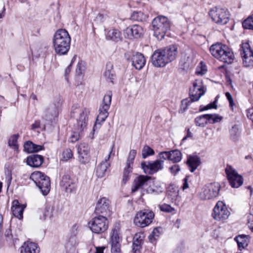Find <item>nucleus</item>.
<instances>
[{
	"mask_svg": "<svg viewBox=\"0 0 253 253\" xmlns=\"http://www.w3.org/2000/svg\"><path fill=\"white\" fill-rule=\"evenodd\" d=\"M177 47L175 45H171L164 49L155 50L151 57V62L156 67H163L173 61L177 54Z\"/></svg>",
	"mask_w": 253,
	"mask_h": 253,
	"instance_id": "obj_1",
	"label": "nucleus"
},
{
	"mask_svg": "<svg viewBox=\"0 0 253 253\" xmlns=\"http://www.w3.org/2000/svg\"><path fill=\"white\" fill-rule=\"evenodd\" d=\"M71 37L67 30L59 29L55 33L52 43L55 52L59 55L66 54L70 48Z\"/></svg>",
	"mask_w": 253,
	"mask_h": 253,
	"instance_id": "obj_2",
	"label": "nucleus"
},
{
	"mask_svg": "<svg viewBox=\"0 0 253 253\" xmlns=\"http://www.w3.org/2000/svg\"><path fill=\"white\" fill-rule=\"evenodd\" d=\"M210 51L213 57L225 63H231L234 58L232 49L226 44L220 42L211 45L210 48Z\"/></svg>",
	"mask_w": 253,
	"mask_h": 253,
	"instance_id": "obj_3",
	"label": "nucleus"
},
{
	"mask_svg": "<svg viewBox=\"0 0 253 253\" xmlns=\"http://www.w3.org/2000/svg\"><path fill=\"white\" fill-rule=\"evenodd\" d=\"M89 110L87 108H84L81 113L79 119L77 123L74 126L72 134L68 139V141L74 143L78 141L82 136L83 132L86 128L88 121V115L89 114Z\"/></svg>",
	"mask_w": 253,
	"mask_h": 253,
	"instance_id": "obj_4",
	"label": "nucleus"
},
{
	"mask_svg": "<svg viewBox=\"0 0 253 253\" xmlns=\"http://www.w3.org/2000/svg\"><path fill=\"white\" fill-rule=\"evenodd\" d=\"M154 35L158 40H163L170 30L171 24L167 17H155L152 22Z\"/></svg>",
	"mask_w": 253,
	"mask_h": 253,
	"instance_id": "obj_5",
	"label": "nucleus"
},
{
	"mask_svg": "<svg viewBox=\"0 0 253 253\" xmlns=\"http://www.w3.org/2000/svg\"><path fill=\"white\" fill-rule=\"evenodd\" d=\"M30 178L44 196L48 194L50 190V180L48 176L41 171H37L33 172Z\"/></svg>",
	"mask_w": 253,
	"mask_h": 253,
	"instance_id": "obj_6",
	"label": "nucleus"
},
{
	"mask_svg": "<svg viewBox=\"0 0 253 253\" xmlns=\"http://www.w3.org/2000/svg\"><path fill=\"white\" fill-rule=\"evenodd\" d=\"M109 222L107 217L97 215L94 217L89 222L88 226L92 232L95 234H101L108 228Z\"/></svg>",
	"mask_w": 253,
	"mask_h": 253,
	"instance_id": "obj_7",
	"label": "nucleus"
},
{
	"mask_svg": "<svg viewBox=\"0 0 253 253\" xmlns=\"http://www.w3.org/2000/svg\"><path fill=\"white\" fill-rule=\"evenodd\" d=\"M220 184L217 182L211 183L206 185L199 194L201 200H206L213 199L219 194Z\"/></svg>",
	"mask_w": 253,
	"mask_h": 253,
	"instance_id": "obj_8",
	"label": "nucleus"
},
{
	"mask_svg": "<svg viewBox=\"0 0 253 253\" xmlns=\"http://www.w3.org/2000/svg\"><path fill=\"white\" fill-rule=\"evenodd\" d=\"M154 217L153 212L148 210L140 211L136 214L134 223L138 227L143 228L149 225L152 222Z\"/></svg>",
	"mask_w": 253,
	"mask_h": 253,
	"instance_id": "obj_9",
	"label": "nucleus"
},
{
	"mask_svg": "<svg viewBox=\"0 0 253 253\" xmlns=\"http://www.w3.org/2000/svg\"><path fill=\"white\" fill-rule=\"evenodd\" d=\"M112 96V93L110 91H108L104 95L99 109V114L96 119L97 122H103L108 117L109 115L108 111L111 104Z\"/></svg>",
	"mask_w": 253,
	"mask_h": 253,
	"instance_id": "obj_10",
	"label": "nucleus"
},
{
	"mask_svg": "<svg viewBox=\"0 0 253 253\" xmlns=\"http://www.w3.org/2000/svg\"><path fill=\"white\" fill-rule=\"evenodd\" d=\"M125 57L128 61L131 62L132 65L138 70L141 69L145 64L146 60L143 55L133 51H127L125 54Z\"/></svg>",
	"mask_w": 253,
	"mask_h": 253,
	"instance_id": "obj_11",
	"label": "nucleus"
},
{
	"mask_svg": "<svg viewBox=\"0 0 253 253\" xmlns=\"http://www.w3.org/2000/svg\"><path fill=\"white\" fill-rule=\"evenodd\" d=\"M240 54L242 58L243 64L245 67H253V49L248 42L242 44Z\"/></svg>",
	"mask_w": 253,
	"mask_h": 253,
	"instance_id": "obj_12",
	"label": "nucleus"
},
{
	"mask_svg": "<svg viewBox=\"0 0 253 253\" xmlns=\"http://www.w3.org/2000/svg\"><path fill=\"white\" fill-rule=\"evenodd\" d=\"M205 93L202 82L200 80H195L192 86L189 88V97L190 100L194 102L198 101Z\"/></svg>",
	"mask_w": 253,
	"mask_h": 253,
	"instance_id": "obj_13",
	"label": "nucleus"
},
{
	"mask_svg": "<svg viewBox=\"0 0 253 253\" xmlns=\"http://www.w3.org/2000/svg\"><path fill=\"white\" fill-rule=\"evenodd\" d=\"M141 166L145 173L152 175L163 169L164 161L142 162Z\"/></svg>",
	"mask_w": 253,
	"mask_h": 253,
	"instance_id": "obj_14",
	"label": "nucleus"
},
{
	"mask_svg": "<svg viewBox=\"0 0 253 253\" xmlns=\"http://www.w3.org/2000/svg\"><path fill=\"white\" fill-rule=\"evenodd\" d=\"M94 212L98 215L110 216L111 210L109 200L105 197L99 199L96 203Z\"/></svg>",
	"mask_w": 253,
	"mask_h": 253,
	"instance_id": "obj_15",
	"label": "nucleus"
},
{
	"mask_svg": "<svg viewBox=\"0 0 253 253\" xmlns=\"http://www.w3.org/2000/svg\"><path fill=\"white\" fill-rule=\"evenodd\" d=\"M228 180L231 186L233 188H238L243 183L242 176L237 173L231 166H227L225 169Z\"/></svg>",
	"mask_w": 253,
	"mask_h": 253,
	"instance_id": "obj_16",
	"label": "nucleus"
},
{
	"mask_svg": "<svg viewBox=\"0 0 253 253\" xmlns=\"http://www.w3.org/2000/svg\"><path fill=\"white\" fill-rule=\"evenodd\" d=\"M230 215V212L226 206L221 201H218L213 210L212 216L217 220L227 219Z\"/></svg>",
	"mask_w": 253,
	"mask_h": 253,
	"instance_id": "obj_17",
	"label": "nucleus"
},
{
	"mask_svg": "<svg viewBox=\"0 0 253 253\" xmlns=\"http://www.w3.org/2000/svg\"><path fill=\"white\" fill-rule=\"evenodd\" d=\"M60 185L65 189L66 192L71 193L76 188V179L74 177L66 173L62 176Z\"/></svg>",
	"mask_w": 253,
	"mask_h": 253,
	"instance_id": "obj_18",
	"label": "nucleus"
},
{
	"mask_svg": "<svg viewBox=\"0 0 253 253\" xmlns=\"http://www.w3.org/2000/svg\"><path fill=\"white\" fill-rule=\"evenodd\" d=\"M167 196L172 203L178 205L180 197L179 195L178 187L173 184H170L167 188Z\"/></svg>",
	"mask_w": 253,
	"mask_h": 253,
	"instance_id": "obj_19",
	"label": "nucleus"
},
{
	"mask_svg": "<svg viewBox=\"0 0 253 253\" xmlns=\"http://www.w3.org/2000/svg\"><path fill=\"white\" fill-rule=\"evenodd\" d=\"M149 179L150 177L147 175H141L136 177L133 181L131 192L134 193L142 189L144 185H147V182Z\"/></svg>",
	"mask_w": 253,
	"mask_h": 253,
	"instance_id": "obj_20",
	"label": "nucleus"
},
{
	"mask_svg": "<svg viewBox=\"0 0 253 253\" xmlns=\"http://www.w3.org/2000/svg\"><path fill=\"white\" fill-rule=\"evenodd\" d=\"M111 244L112 253H121V245L120 244L119 231L116 229H114L112 230Z\"/></svg>",
	"mask_w": 253,
	"mask_h": 253,
	"instance_id": "obj_21",
	"label": "nucleus"
},
{
	"mask_svg": "<svg viewBox=\"0 0 253 253\" xmlns=\"http://www.w3.org/2000/svg\"><path fill=\"white\" fill-rule=\"evenodd\" d=\"M142 28L138 25H133L127 28L126 30V33L128 39H137L141 37L142 33Z\"/></svg>",
	"mask_w": 253,
	"mask_h": 253,
	"instance_id": "obj_22",
	"label": "nucleus"
},
{
	"mask_svg": "<svg viewBox=\"0 0 253 253\" xmlns=\"http://www.w3.org/2000/svg\"><path fill=\"white\" fill-rule=\"evenodd\" d=\"M44 161L43 157L38 154H32L27 158L26 162L28 165L33 168L40 167Z\"/></svg>",
	"mask_w": 253,
	"mask_h": 253,
	"instance_id": "obj_23",
	"label": "nucleus"
},
{
	"mask_svg": "<svg viewBox=\"0 0 253 253\" xmlns=\"http://www.w3.org/2000/svg\"><path fill=\"white\" fill-rule=\"evenodd\" d=\"M105 37L107 40L114 42H118L122 40V34L120 31L116 29H105Z\"/></svg>",
	"mask_w": 253,
	"mask_h": 253,
	"instance_id": "obj_24",
	"label": "nucleus"
},
{
	"mask_svg": "<svg viewBox=\"0 0 253 253\" xmlns=\"http://www.w3.org/2000/svg\"><path fill=\"white\" fill-rule=\"evenodd\" d=\"M26 206L24 205L20 204L19 201L15 200L12 202L11 211L13 215L21 219L23 218V213Z\"/></svg>",
	"mask_w": 253,
	"mask_h": 253,
	"instance_id": "obj_25",
	"label": "nucleus"
},
{
	"mask_svg": "<svg viewBox=\"0 0 253 253\" xmlns=\"http://www.w3.org/2000/svg\"><path fill=\"white\" fill-rule=\"evenodd\" d=\"M111 153V152H110L107 158L96 167L95 174L98 178H102L105 175L107 169L109 166V164L108 163V161L110 158Z\"/></svg>",
	"mask_w": 253,
	"mask_h": 253,
	"instance_id": "obj_26",
	"label": "nucleus"
},
{
	"mask_svg": "<svg viewBox=\"0 0 253 253\" xmlns=\"http://www.w3.org/2000/svg\"><path fill=\"white\" fill-rule=\"evenodd\" d=\"M40 248L35 243L25 242L21 247V253H39Z\"/></svg>",
	"mask_w": 253,
	"mask_h": 253,
	"instance_id": "obj_27",
	"label": "nucleus"
},
{
	"mask_svg": "<svg viewBox=\"0 0 253 253\" xmlns=\"http://www.w3.org/2000/svg\"><path fill=\"white\" fill-rule=\"evenodd\" d=\"M23 147L24 151L28 153L38 152L44 149L43 146L37 145L31 141L25 142Z\"/></svg>",
	"mask_w": 253,
	"mask_h": 253,
	"instance_id": "obj_28",
	"label": "nucleus"
},
{
	"mask_svg": "<svg viewBox=\"0 0 253 253\" xmlns=\"http://www.w3.org/2000/svg\"><path fill=\"white\" fill-rule=\"evenodd\" d=\"M201 164L200 158L197 156H190L187 159V164L191 172H194Z\"/></svg>",
	"mask_w": 253,
	"mask_h": 253,
	"instance_id": "obj_29",
	"label": "nucleus"
},
{
	"mask_svg": "<svg viewBox=\"0 0 253 253\" xmlns=\"http://www.w3.org/2000/svg\"><path fill=\"white\" fill-rule=\"evenodd\" d=\"M143 242V239L140 235L135 234L133 239L132 250L133 253H140Z\"/></svg>",
	"mask_w": 253,
	"mask_h": 253,
	"instance_id": "obj_30",
	"label": "nucleus"
},
{
	"mask_svg": "<svg viewBox=\"0 0 253 253\" xmlns=\"http://www.w3.org/2000/svg\"><path fill=\"white\" fill-rule=\"evenodd\" d=\"M210 16H225L229 14L228 10L225 7H214L209 11Z\"/></svg>",
	"mask_w": 253,
	"mask_h": 253,
	"instance_id": "obj_31",
	"label": "nucleus"
},
{
	"mask_svg": "<svg viewBox=\"0 0 253 253\" xmlns=\"http://www.w3.org/2000/svg\"><path fill=\"white\" fill-rule=\"evenodd\" d=\"M235 240L237 242L240 250H242L248 245V237L247 235H239L235 238Z\"/></svg>",
	"mask_w": 253,
	"mask_h": 253,
	"instance_id": "obj_32",
	"label": "nucleus"
},
{
	"mask_svg": "<svg viewBox=\"0 0 253 253\" xmlns=\"http://www.w3.org/2000/svg\"><path fill=\"white\" fill-rule=\"evenodd\" d=\"M181 159L182 154L179 150L175 149L169 151V161L177 163L181 161Z\"/></svg>",
	"mask_w": 253,
	"mask_h": 253,
	"instance_id": "obj_33",
	"label": "nucleus"
},
{
	"mask_svg": "<svg viewBox=\"0 0 253 253\" xmlns=\"http://www.w3.org/2000/svg\"><path fill=\"white\" fill-rule=\"evenodd\" d=\"M194 123L196 126L204 127L208 123L207 114L199 116L194 120Z\"/></svg>",
	"mask_w": 253,
	"mask_h": 253,
	"instance_id": "obj_34",
	"label": "nucleus"
},
{
	"mask_svg": "<svg viewBox=\"0 0 253 253\" xmlns=\"http://www.w3.org/2000/svg\"><path fill=\"white\" fill-rule=\"evenodd\" d=\"M229 132L231 139L234 141H236L240 135L238 125H234L230 129Z\"/></svg>",
	"mask_w": 253,
	"mask_h": 253,
	"instance_id": "obj_35",
	"label": "nucleus"
},
{
	"mask_svg": "<svg viewBox=\"0 0 253 253\" xmlns=\"http://www.w3.org/2000/svg\"><path fill=\"white\" fill-rule=\"evenodd\" d=\"M208 122L213 124L219 123L222 121L223 117L216 114H207Z\"/></svg>",
	"mask_w": 253,
	"mask_h": 253,
	"instance_id": "obj_36",
	"label": "nucleus"
},
{
	"mask_svg": "<svg viewBox=\"0 0 253 253\" xmlns=\"http://www.w3.org/2000/svg\"><path fill=\"white\" fill-rule=\"evenodd\" d=\"M191 99L189 98H187L186 99H183L181 102V105L180 108L178 110L179 113L182 114L188 108V107L190 105V104L194 102V101L190 100Z\"/></svg>",
	"mask_w": 253,
	"mask_h": 253,
	"instance_id": "obj_37",
	"label": "nucleus"
},
{
	"mask_svg": "<svg viewBox=\"0 0 253 253\" xmlns=\"http://www.w3.org/2000/svg\"><path fill=\"white\" fill-rule=\"evenodd\" d=\"M53 211L54 207L52 206L46 205L43 213V219H46L48 218L50 219L53 216Z\"/></svg>",
	"mask_w": 253,
	"mask_h": 253,
	"instance_id": "obj_38",
	"label": "nucleus"
},
{
	"mask_svg": "<svg viewBox=\"0 0 253 253\" xmlns=\"http://www.w3.org/2000/svg\"><path fill=\"white\" fill-rule=\"evenodd\" d=\"M19 135L14 134L12 135L8 140V145L15 150H17L18 149V145L17 143V140Z\"/></svg>",
	"mask_w": 253,
	"mask_h": 253,
	"instance_id": "obj_39",
	"label": "nucleus"
},
{
	"mask_svg": "<svg viewBox=\"0 0 253 253\" xmlns=\"http://www.w3.org/2000/svg\"><path fill=\"white\" fill-rule=\"evenodd\" d=\"M158 207L161 211L165 212L175 213L176 211V210L174 208L172 207L170 205L165 203L159 205Z\"/></svg>",
	"mask_w": 253,
	"mask_h": 253,
	"instance_id": "obj_40",
	"label": "nucleus"
},
{
	"mask_svg": "<svg viewBox=\"0 0 253 253\" xmlns=\"http://www.w3.org/2000/svg\"><path fill=\"white\" fill-rule=\"evenodd\" d=\"M78 228H79V225L77 224H74L71 230H70V233H71V237L69 239V242H72V243L74 242L75 243H76V236L78 233Z\"/></svg>",
	"mask_w": 253,
	"mask_h": 253,
	"instance_id": "obj_41",
	"label": "nucleus"
},
{
	"mask_svg": "<svg viewBox=\"0 0 253 253\" xmlns=\"http://www.w3.org/2000/svg\"><path fill=\"white\" fill-rule=\"evenodd\" d=\"M242 26L244 29L253 30V17H248L242 22Z\"/></svg>",
	"mask_w": 253,
	"mask_h": 253,
	"instance_id": "obj_42",
	"label": "nucleus"
},
{
	"mask_svg": "<svg viewBox=\"0 0 253 253\" xmlns=\"http://www.w3.org/2000/svg\"><path fill=\"white\" fill-rule=\"evenodd\" d=\"M154 153V151L147 145H145L142 150V156L144 159L149 156L153 155Z\"/></svg>",
	"mask_w": 253,
	"mask_h": 253,
	"instance_id": "obj_43",
	"label": "nucleus"
},
{
	"mask_svg": "<svg viewBox=\"0 0 253 253\" xmlns=\"http://www.w3.org/2000/svg\"><path fill=\"white\" fill-rule=\"evenodd\" d=\"M212 21L218 25H224L229 21L228 17H211Z\"/></svg>",
	"mask_w": 253,
	"mask_h": 253,
	"instance_id": "obj_44",
	"label": "nucleus"
},
{
	"mask_svg": "<svg viewBox=\"0 0 253 253\" xmlns=\"http://www.w3.org/2000/svg\"><path fill=\"white\" fill-rule=\"evenodd\" d=\"M89 147L87 143H82L78 147V153L89 154Z\"/></svg>",
	"mask_w": 253,
	"mask_h": 253,
	"instance_id": "obj_45",
	"label": "nucleus"
},
{
	"mask_svg": "<svg viewBox=\"0 0 253 253\" xmlns=\"http://www.w3.org/2000/svg\"><path fill=\"white\" fill-rule=\"evenodd\" d=\"M217 97H218V96H216L215 97V100L213 102L211 103L208 104L207 105L204 106L203 107H202V106H201L200 108V110H199L200 111L202 112V111H204L207 110L211 109H216L217 108L216 103L217 101Z\"/></svg>",
	"mask_w": 253,
	"mask_h": 253,
	"instance_id": "obj_46",
	"label": "nucleus"
},
{
	"mask_svg": "<svg viewBox=\"0 0 253 253\" xmlns=\"http://www.w3.org/2000/svg\"><path fill=\"white\" fill-rule=\"evenodd\" d=\"M73 156V154L70 149H66L62 153V160L64 161H67Z\"/></svg>",
	"mask_w": 253,
	"mask_h": 253,
	"instance_id": "obj_47",
	"label": "nucleus"
},
{
	"mask_svg": "<svg viewBox=\"0 0 253 253\" xmlns=\"http://www.w3.org/2000/svg\"><path fill=\"white\" fill-rule=\"evenodd\" d=\"M105 77L110 80V81L113 83V80L115 78V75L114 74V71L112 70V66H110V69H106L104 73Z\"/></svg>",
	"mask_w": 253,
	"mask_h": 253,
	"instance_id": "obj_48",
	"label": "nucleus"
},
{
	"mask_svg": "<svg viewBox=\"0 0 253 253\" xmlns=\"http://www.w3.org/2000/svg\"><path fill=\"white\" fill-rule=\"evenodd\" d=\"M79 161L83 164H86L89 161V154L78 153Z\"/></svg>",
	"mask_w": 253,
	"mask_h": 253,
	"instance_id": "obj_49",
	"label": "nucleus"
},
{
	"mask_svg": "<svg viewBox=\"0 0 253 253\" xmlns=\"http://www.w3.org/2000/svg\"><path fill=\"white\" fill-rule=\"evenodd\" d=\"M159 230L158 228H155L151 234L148 236V239L151 243H153L154 241L157 240L159 237Z\"/></svg>",
	"mask_w": 253,
	"mask_h": 253,
	"instance_id": "obj_50",
	"label": "nucleus"
},
{
	"mask_svg": "<svg viewBox=\"0 0 253 253\" xmlns=\"http://www.w3.org/2000/svg\"><path fill=\"white\" fill-rule=\"evenodd\" d=\"M136 155V151L135 150H131L130 151L128 157L127 159L126 163L133 165L134 160Z\"/></svg>",
	"mask_w": 253,
	"mask_h": 253,
	"instance_id": "obj_51",
	"label": "nucleus"
},
{
	"mask_svg": "<svg viewBox=\"0 0 253 253\" xmlns=\"http://www.w3.org/2000/svg\"><path fill=\"white\" fill-rule=\"evenodd\" d=\"M159 160H168L169 161V151H163L159 153L158 155Z\"/></svg>",
	"mask_w": 253,
	"mask_h": 253,
	"instance_id": "obj_52",
	"label": "nucleus"
},
{
	"mask_svg": "<svg viewBox=\"0 0 253 253\" xmlns=\"http://www.w3.org/2000/svg\"><path fill=\"white\" fill-rule=\"evenodd\" d=\"M169 169L171 174L175 175L180 170V168L178 165L174 164L170 167Z\"/></svg>",
	"mask_w": 253,
	"mask_h": 253,
	"instance_id": "obj_53",
	"label": "nucleus"
},
{
	"mask_svg": "<svg viewBox=\"0 0 253 253\" xmlns=\"http://www.w3.org/2000/svg\"><path fill=\"white\" fill-rule=\"evenodd\" d=\"M248 224L249 228L253 232V209L248 216Z\"/></svg>",
	"mask_w": 253,
	"mask_h": 253,
	"instance_id": "obj_54",
	"label": "nucleus"
},
{
	"mask_svg": "<svg viewBox=\"0 0 253 253\" xmlns=\"http://www.w3.org/2000/svg\"><path fill=\"white\" fill-rule=\"evenodd\" d=\"M225 96L229 101L230 107L233 108L234 105V103L232 95L229 92H227L225 93Z\"/></svg>",
	"mask_w": 253,
	"mask_h": 253,
	"instance_id": "obj_55",
	"label": "nucleus"
},
{
	"mask_svg": "<svg viewBox=\"0 0 253 253\" xmlns=\"http://www.w3.org/2000/svg\"><path fill=\"white\" fill-rule=\"evenodd\" d=\"M132 169H133V165L126 163V165L123 171H125L126 173L128 172V173H131L132 171Z\"/></svg>",
	"mask_w": 253,
	"mask_h": 253,
	"instance_id": "obj_56",
	"label": "nucleus"
},
{
	"mask_svg": "<svg viewBox=\"0 0 253 253\" xmlns=\"http://www.w3.org/2000/svg\"><path fill=\"white\" fill-rule=\"evenodd\" d=\"M5 236L7 240H12L14 241V239H13V236L11 234V231L10 229L6 230L5 233Z\"/></svg>",
	"mask_w": 253,
	"mask_h": 253,
	"instance_id": "obj_57",
	"label": "nucleus"
},
{
	"mask_svg": "<svg viewBox=\"0 0 253 253\" xmlns=\"http://www.w3.org/2000/svg\"><path fill=\"white\" fill-rule=\"evenodd\" d=\"M130 173L128 172H125V171H123V182L125 184L127 181H128L130 179Z\"/></svg>",
	"mask_w": 253,
	"mask_h": 253,
	"instance_id": "obj_58",
	"label": "nucleus"
},
{
	"mask_svg": "<svg viewBox=\"0 0 253 253\" xmlns=\"http://www.w3.org/2000/svg\"><path fill=\"white\" fill-rule=\"evenodd\" d=\"M41 123L39 120L36 121L32 125V129L35 130L40 127Z\"/></svg>",
	"mask_w": 253,
	"mask_h": 253,
	"instance_id": "obj_59",
	"label": "nucleus"
},
{
	"mask_svg": "<svg viewBox=\"0 0 253 253\" xmlns=\"http://www.w3.org/2000/svg\"><path fill=\"white\" fill-rule=\"evenodd\" d=\"M5 173L6 175V179L10 182L12 179V175L11 171L7 169L5 170Z\"/></svg>",
	"mask_w": 253,
	"mask_h": 253,
	"instance_id": "obj_60",
	"label": "nucleus"
},
{
	"mask_svg": "<svg viewBox=\"0 0 253 253\" xmlns=\"http://www.w3.org/2000/svg\"><path fill=\"white\" fill-rule=\"evenodd\" d=\"M75 57H73V58L72 59V61H71V62L70 63V64L67 67L66 70H65V76H67L69 74V73L71 71V67H72V63H73L74 62V60L75 59Z\"/></svg>",
	"mask_w": 253,
	"mask_h": 253,
	"instance_id": "obj_61",
	"label": "nucleus"
},
{
	"mask_svg": "<svg viewBox=\"0 0 253 253\" xmlns=\"http://www.w3.org/2000/svg\"><path fill=\"white\" fill-rule=\"evenodd\" d=\"M193 136V134L190 131V129L188 128L187 130L186 135L182 139V141H184L187 139V138H191Z\"/></svg>",
	"mask_w": 253,
	"mask_h": 253,
	"instance_id": "obj_62",
	"label": "nucleus"
},
{
	"mask_svg": "<svg viewBox=\"0 0 253 253\" xmlns=\"http://www.w3.org/2000/svg\"><path fill=\"white\" fill-rule=\"evenodd\" d=\"M188 178V177L186 176L183 179L184 183H183V186H182L183 190H185V189H187V188H188V182H187Z\"/></svg>",
	"mask_w": 253,
	"mask_h": 253,
	"instance_id": "obj_63",
	"label": "nucleus"
},
{
	"mask_svg": "<svg viewBox=\"0 0 253 253\" xmlns=\"http://www.w3.org/2000/svg\"><path fill=\"white\" fill-rule=\"evenodd\" d=\"M104 247H96L95 253H103Z\"/></svg>",
	"mask_w": 253,
	"mask_h": 253,
	"instance_id": "obj_64",
	"label": "nucleus"
}]
</instances>
